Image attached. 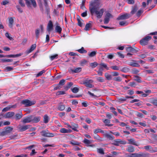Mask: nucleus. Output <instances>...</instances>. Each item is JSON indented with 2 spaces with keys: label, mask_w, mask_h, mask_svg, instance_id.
Instances as JSON below:
<instances>
[{
  "label": "nucleus",
  "mask_w": 157,
  "mask_h": 157,
  "mask_svg": "<svg viewBox=\"0 0 157 157\" xmlns=\"http://www.w3.org/2000/svg\"><path fill=\"white\" fill-rule=\"evenodd\" d=\"M94 2H92L90 4V9L91 13L92 14L94 13L97 18H101L105 10L103 8H100L98 5H96Z\"/></svg>",
  "instance_id": "nucleus-1"
},
{
  "label": "nucleus",
  "mask_w": 157,
  "mask_h": 157,
  "mask_svg": "<svg viewBox=\"0 0 157 157\" xmlns=\"http://www.w3.org/2000/svg\"><path fill=\"white\" fill-rule=\"evenodd\" d=\"M126 157H149V154L148 153L141 152L140 154L132 153L129 154L128 153L125 154Z\"/></svg>",
  "instance_id": "nucleus-2"
},
{
  "label": "nucleus",
  "mask_w": 157,
  "mask_h": 157,
  "mask_svg": "<svg viewBox=\"0 0 157 157\" xmlns=\"http://www.w3.org/2000/svg\"><path fill=\"white\" fill-rule=\"evenodd\" d=\"M36 101L33 100L31 101L28 99L23 100L21 101V103L25 105V106L28 107L35 104Z\"/></svg>",
  "instance_id": "nucleus-3"
},
{
  "label": "nucleus",
  "mask_w": 157,
  "mask_h": 157,
  "mask_svg": "<svg viewBox=\"0 0 157 157\" xmlns=\"http://www.w3.org/2000/svg\"><path fill=\"white\" fill-rule=\"evenodd\" d=\"M151 38V37L150 36H147L145 37L140 40V44L142 45H147L148 41Z\"/></svg>",
  "instance_id": "nucleus-4"
},
{
  "label": "nucleus",
  "mask_w": 157,
  "mask_h": 157,
  "mask_svg": "<svg viewBox=\"0 0 157 157\" xmlns=\"http://www.w3.org/2000/svg\"><path fill=\"white\" fill-rule=\"evenodd\" d=\"M112 17H113V16L111 13L109 12H106L104 19V24H107L109 22L110 18Z\"/></svg>",
  "instance_id": "nucleus-5"
},
{
  "label": "nucleus",
  "mask_w": 157,
  "mask_h": 157,
  "mask_svg": "<svg viewBox=\"0 0 157 157\" xmlns=\"http://www.w3.org/2000/svg\"><path fill=\"white\" fill-rule=\"evenodd\" d=\"M25 3L28 7H31V5L32 4L34 7L36 6V4L35 0H25Z\"/></svg>",
  "instance_id": "nucleus-6"
},
{
  "label": "nucleus",
  "mask_w": 157,
  "mask_h": 157,
  "mask_svg": "<svg viewBox=\"0 0 157 157\" xmlns=\"http://www.w3.org/2000/svg\"><path fill=\"white\" fill-rule=\"evenodd\" d=\"M126 143V142L125 141L118 139L114 140L113 143L112 144L116 146H119L120 144H125Z\"/></svg>",
  "instance_id": "nucleus-7"
},
{
  "label": "nucleus",
  "mask_w": 157,
  "mask_h": 157,
  "mask_svg": "<svg viewBox=\"0 0 157 157\" xmlns=\"http://www.w3.org/2000/svg\"><path fill=\"white\" fill-rule=\"evenodd\" d=\"M13 130V128L10 127L6 128L5 131L2 132L1 133V135L2 136L6 135L11 132Z\"/></svg>",
  "instance_id": "nucleus-8"
},
{
  "label": "nucleus",
  "mask_w": 157,
  "mask_h": 157,
  "mask_svg": "<svg viewBox=\"0 0 157 157\" xmlns=\"http://www.w3.org/2000/svg\"><path fill=\"white\" fill-rule=\"evenodd\" d=\"M41 134L43 136L46 137H53L54 136L53 133L48 132L45 130L41 131Z\"/></svg>",
  "instance_id": "nucleus-9"
},
{
  "label": "nucleus",
  "mask_w": 157,
  "mask_h": 157,
  "mask_svg": "<svg viewBox=\"0 0 157 157\" xmlns=\"http://www.w3.org/2000/svg\"><path fill=\"white\" fill-rule=\"evenodd\" d=\"M93 82V81L92 80H86L83 81V84H84L86 87L92 88L93 87V86L90 83H92Z\"/></svg>",
  "instance_id": "nucleus-10"
},
{
  "label": "nucleus",
  "mask_w": 157,
  "mask_h": 157,
  "mask_svg": "<svg viewBox=\"0 0 157 157\" xmlns=\"http://www.w3.org/2000/svg\"><path fill=\"white\" fill-rule=\"evenodd\" d=\"M130 17V14L126 13L118 17L117 19L118 20H124Z\"/></svg>",
  "instance_id": "nucleus-11"
},
{
  "label": "nucleus",
  "mask_w": 157,
  "mask_h": 157,
  "mask_svg": "<svg viewBox=\"0 0 157 157\" xmlns=\"http://www.w3.org/2000/svg\"><path fill=\"white\" fill-rule=\"evenodd\" d=\"M32 116L26 117L23 119L22 122L23 123H28L32 122Z\"/></svg>",
  "instance_id": "nucleus-12"
},
{
  "label": "nucleus",
  "mask_w": 157,
  "mask_h": 157,
  "mask_svg": "<svg viewBox=\"0 0 157 157\" xmlns=\"http://www.w3.org/2000/svg\"><path fill=\"white\" fill-rule=\"evenodd\" d=\"M128 64L133 67H138L140 66V65L138 63H136L135 61L132 60H131L128 63Z\"/></svg>",
  "instance_id": "nucleus-13"
},
{
  "label": "nucleus",
  "mask_w": 157,
  "mask_h": 157,
  "mask_svg": "<svg viewBox=\"0 0 157 157\" xmlns=\"http://www.w3.org/2000/svg\"><path fill=\"white\" fill-rule=\"evenodd\" d=\"M40 117H36L32 116V122L34 123H37L39 122L40 120Z\"/></svg>",
  "instance_id": "nucleus-14"
},
{
  "label": "nucleus",
  "mask_w": 157,
  "mask_h": 157,
  "mask_svg": "<svg viewBox=\"0 0 157 157\" xmlns=\"http://www.w3.org/2000/svg\"><path fill=\"white\" fill-rule=\"evenodd\" d=\"M30 126L29 125H26L24 126H20L18 128L20 132H23L29 128Z\"/></svg>",
  "instance_id": "nucleus-15"
},
{
  "label": "nucleus",
  "mask_w": 157,
  "mask_h": 157,
  "mask_svg": "<svg viewBox=\"0 0 157 157\" xmlns=\"http://www.w3.org/2000/svg\"><path fill=\"white\" fill-rule=\"evenodd\" d=\"M53 25L52 21H49L47 26V30L48 32L51 31L53 29Z\"/></svg>",
  "instance_id": "nucleus-16"
},
{
  "label": "nucleus",
  "mask_w": 157,
  "mask_h": 157,
  "mask_svg": "<svg viewBox=\"0 0 157 157\" xmlns=\"http://www.w3.org/2000/svg\"><path fill=\"white\" fill-rule=\"evenodd\" d=\"M103 136L110 140H113L114 139V137L113 136L111 135L108 133H104Z\"/></svg>",
  "instance_id": "nucleus-17"
},
{
  "label": "nucleus",
  "mask_w": 157,
  "mask_h": 157,
  "mask_svg": "<svg viewBox=\"0 0 157 157\" xmlns=\"http://www.w3.org/2000/svg\"><path fill=\"white\" fill-rule=\"evenodd\" d=\"M14 115V113L12 112H10L7 113L5 115L6 118H10Z\"/></svg>",
  "instance_id": "nucleus-18"
},
{
  "label": "nucleus",
  "mask_w": 157,
  "mask_h": 157,
  "mask_svg": "<svg viewBox=\"0 0 157 157\" xmlns=\"http://www.w3.org/2000/svg\"><path fill=\"white\" fill-rule=\"evenodd\" d=\"M78 128V124H76L73 123L72 124H71V128L73 130L76 131V132H78V130L77 129V128Z\"/></svg>",
  "instance_id": "nucleus-19"
},
{
  "label": "nucleus",
  "mask_w": 157,
  "mask_h": 157,
  "mask_svg": "<svg viewBox=\"0 0 157 157\" xmlns=\"http://www.w3.org/2000/svg\"><path fill=\"white\" fill-rule=\"evenodd\" d=\"M60 132L61 133H69L71 132L72 130L71 129L67 130L65 128H62L60 129Z\"/></svg>",
  "instance_id": "nucleus-20"
},
{
  "label": "nucleus",
  "mask_w": 157,
  "mask_h": 157,
  "mask_svg": "<svg viewBox=\"0 0 157 157\" xmlns=\"http://www.w3.org/2000/svg\"><path fill=\"white\" fill-rule=\"evenodd\" d=\"M16 106L15 105H9L7 107L4 108L2 110V112H6L10 109L11 108H15Z\"/></svg>",
  "instance_id": "nucleus-21"
},
{
  "label": "nucleus",
  "mask_w": 157,
  "mask_h": 157,
  "mask_svg": "<svg viewBox=\"0 0 157 157\" xmlns=\"http://www.w3.org/2000/svg\"><path fill=\"white\" fill-rule=\"evenodd\" d=\"M36 45L35 44H32L30 48L26 51V53L28 54L33 51L36 48Z\"/></svg>",
  "instance_id": "nucleus-22"
},
{
  "label": "nucleus",
  "mask_w": 157,
  "mask_h": 157,
  "mask_svg": "<svg viewBox=\"0 0 157 157\" xmlns=\"http://www.w3.org/2000/svg\"><path fill=\"white\" fill-rule=\"evenodd\" d=\"M126 51L128 52H136L138 51H136L135 49L131 47H128L126 48Z\"/></svg>",
  "instance_id": "nucleus-23"
},
{
  "label": "nucleus",
  "mask_w": 157,
  "mask_h": 157,
  "mask_svg": "<svg viewBox=\"0 0 157 157\" xmlns=\"http://www.w3.org/2000/svg\"><path fill=\"white\" fill-rule=\"evenodd\" d=\"M22 55V53H19L16 55H6V57L10 58V57H17L21 56Z\"/></svg>",
  "instance_id": "nucleus-24"
},
{
  "label": "nucleus",
  "mask_w": 157,
  "mask_h": 157,
  "mask_svg": "<svg viewBox=\"0 0 157 157\" xmlns=\"http://www.w3.org/2000/svg\"><path fill=\"white\" fill-rule=\"evenodd\" d=\"M9 26L12 28L13 27V25L14 22L13 19V17H10L9 18Z\"/></svg>",
  "instance_id": "nucleus-25"
},
{
  "label": "nucleus",
  "mask_w": 157,
  "mask_h": 157,
  "mask_svg": "<svg viewBox=\"0 0 157 157\" xmlns=\"http://www.w3.org/2000/svg\"><path fill=\"white\" fill-rule=\"evenodd\" d=\"M128 141H129L128 144H132L137 146H138V144L136 143V142L133 139H128Z\"/></svg>",
  "instance_id": "nucleus-26"
},
{
  "label": "nucleus",
  "mask_w": 157,
  "mask_h": 157,
  "mask_svg": "<svg viewBox=\"0 0 157 157\" xmlns=\"http://www.w3.org/2000/svg\"><path fill=\"white\" fill-rule=\"evenodd\" d=\"M126 151L129 152H133L134 151V148L133 146H129L126 149Z\"/></svg>",
  "instance_id": "nucleus-27"
},
{
  "label": "nucleus",
  "mask_w": 157,
  "mask_h": 157,
  "mask_svg": "<svg viewBox=\"0 0 157 157\" xmlns=\"http://www.w3.org/2000/svg\"><path fill=\"white\" fill-rule=\"evenodd\" d=\"M43 121L44 123L47 124L48 123L49 118L48 116L47 115H45L43 117Z\"/></svg>",
  "instance_id": "nucleus-28"
},
{
  "label": "nucleus",
  "mask_w": 157,
  "mask_h": 157,
  "mask_svg": "<svg viewBox=\"0 0 157 157\" xmlns=\"http://www.w3.org/2000/svg\"><path fill=\"white\" fill-rule=\"evenodd\" d=\"M22 116L21 113H17L15 115V119L16 120H19L22 117Z\"/></svg>",
  "instance_id": "nucleus-29"
},
{
  "label": "nucleus",
  "mask_w": 157,
  "mask_h": 157,
  "mask_svg": "<svg viewBox=\"0 0 157 157\" xmlns=\"http://www.w3.org/2000/svg\"><path fill=\"white\" fill-rule=\"evenodd\" d=\"M55 31L57 32L59 34H60L62 31V29L61 27L58 25H57L55 27Z\"/></svg>",
  "instance_id": "nucleus-30"
},
{
  "label": "nucleus",
  "mask_w": 157,
  "mask_h": 157,
  "mask_svg": "<svg viewBox=\"0 0 157 157\" xmlns=\"http://www.w3.org/2000/svg\"><path fill=\"white\" fill-rule=\"evenodd\" d=\"M71 71L75 73L80 72L82 70L81 67H77L75 69H73L71 70Z\"/></svg>",
  "instance_id": "nucleus-31"
},
{
  "label": "nucleus",
  "mask_w": 157,
  "mask_h": 157,
  "mask_svg": "<svg viewBox=\"0 0 157 157\" xmlns=\"http://www.w3.org/2000/svg\"><path fill=\"white\" fill-rule=\"evenodd\" d=\"M70 144L73 145H79L80 143L74 140H72L70 142Z\"/></svg>",
  "instance_id": "nucleus-32"
},
{
  "label": "nucleus",
  "mask_w": 157,
  "mask_h": 157,
  "mask_svg": "<svg viewBox=\"0 0 157 157\" xmlns=\"http://www.w3.org/2000/svg\"><path fill=\"white\" fill-rule=\"evenodd\" d=\"M12 59H0V63L9 62H12Z\"/></svg>",
  "instance_id": "nucleus-33"
},
{
  "label": "nucleus",
  "mask_w": 157,
  "mask_h": 157,
  "mask_svg": "<svg viewBox=\"0 0 157 157\" xmlns=\"http://www.w3.org/2000/svg\"><path fill=\"white\" fill-rule=\"evenodd\" d=\"M73 84L72 82H70L68 83L67 86L65 87V89L66 90H67L68 89L70 88L71 86L73 85Z\"/></svg>",
  "instance_id": "nucleus-34"
},
{
  "label": "nucleus",
  "mask_w": 157,
  "mask_h": 157,
  "mask_svg": "<svg viewBox=\"0 0 157 157\" xmlns=\"http://www.w3.org/2000/svg\"><path fill=\"white\" fill-rule=\"evenodd\" d=\"M134 77L135 78L134 79L135 81L139 83H141L142 82L140 77L137 75L134 76Z\"/></svg>",
  "instance_id": "nucleus-35"
},
{
  "label": "nucleus",
  "mask_w": 157,
  "mask_h": 157,
  "mask_svg": "<svg viewBox=\"0 0 157 157\" xmlns=\"http://www.w3.org/2000/svg\"><path fill=\"white\" fill-rule=\"evenodd\" d=\"M103 70L102 67H100L98 70L97 71L98 74L100 76H102V71Z\"/></svg>",
  "instance_id": "nucleus-36"
},
{
  "label": "nucleus",
  "mask_w": 157,
  "mask_h": 157,
  "mask_svg": "<svg viewBox=\"0 0 157 157\" xmlns=\"http://www.w3.org/2000/svg\"><path fill=\"white\" fill-rule=\"evenodd\" d=\"M98 65V63L96 62H94L90 64V66L92 68L96 67Z\"/></svg>",
  "instance_id": "nucleus-37"
},
{
  "label": "nucleus",
  "mask_w": 157,
  "mask_h": 157,
  "mask_svg": "<svg viewBox=\"0 0 157 157\" xmlns=\"http://www.w3.org/2000/svg\"><path fill=\"white\" fill-rule=\"evenodd\" d=\"M71 90L72 92L74 93H77L79 90V88L77 87H74L73 88H71Z\"/></svg>",
  "instance_id": "nucleus-38"
},
{
  "label": "nucleus",
  "mask_w": 157,
  "mask_h": 157,
  "mask_svg": "<svg viewBox=\"0 0 157 157\" xmlns=\"http://www.w3.org/2000/svg\"><path fill=\"white\" fill-rule=\"evenodd\" d=\"M105 76L107 79L108 80H111L112 79V75L107 73L105 74Z\"/></svg>",
  "instance_id": "nucleus-39"
},
{
  "label": "nucleus",
  "mask_w": 157,
  "mask_h": 157,
  "mask_svg": "<svg viewBox=\"0 0 157 157\" xmlns=\"http://www.w3.org/2000/svg\"><path fill=\"white\" fill-rule=\"evenodd\" d=\"M77 51L80 53H86L87 52V51L84 49L83 47H82L81 49L77 50Z\"/></svg>",
  "instance_id": "nucleus-40"
},
{
  "label": "nucleus",
  "mask_w": 157,
  "mask_h": 157,
  "mask_svg": "<svg viewBox=\"0 0 157 157\" xmlns=\"http://www.w3.org/2000/svg\"><path fill=\"white\" fill-rule=\"evenodd\" d=\"M129 71V68H128L127 67H125L121 69V71L124 72L126 73L127 72H128Z\"/></svg>",
  "instance_id": "nucleus-41"
},
{
  "label": "nucleus",
  "mask_w": 157,
  "mask_h": 157,
  "mask_svg": "<svg viewBox=\"0 0 157 157\" xmlns=\"http://www.w3.org/2000/svg\"><path fill=\"white\" fill-rule=\"evenodd\" d=\"M92 25L90 23H89L86 24V25L84 29L86 31L89 30V28L91 27Z\"/></svg>",
  "instance_id": "nucleus-42"
},
{
  "label": "nucleus",
  "mask_w": 157,
  "mask_h": 157,
  "mask_svg": "<svg viewBox=\"0 0 157 157\" xmlns=\"http://www.w3.org/2000/svg\"><path fill=\"white\" fill-rule=\"evenodd\" d=\"M83 142L88 145H89L90 144L91 142V141L86 139V138H85L83 141Z\"/></svg>",
  "instance_id": "nucleus-43"
},
{
  "label": "nucleus",
  "mask_w": 157,
  "mask_h": 157,
  "mask_svg": "<svg viewBox=\"0 0 157 157\" xmlns=\"http://www.w3.org/2000/svg\"><path fill=\"white\" fill-rule=\"evenodd\" d=\"M94 138L99 141H103L102 138L97 135H96L95 136H94Z\"/></svg>",
  "instance_id": "nucleus-44"
},
{
  "label": "nucleus",
  "mask_w": 157,
  "mask_h": 157,
  "mask_svg": "<svg viewBox=\"0 0 157 157\" xmlns=\"http://www.w3.org/2000/svg\"><path fill=\"white\" fill-rule=\"evenodd\" d=\"M40 33V30L39 29H36L35 30V33L36 35V37L37 39L39 37V35Z\"/></svg>",
  "instance_id": "nucleus-45"
},
{
  "label": "nucleus",
  "mask_w": 157,
  "mask_h": 157,
  "mask_svg": "<svg viewBox=\"0 0 157 157\" xmlns=\"http://www.w3.org/2000/svg\"><path fill=\"white\" fill-rule=\"evenodd\" d=\"M97 152L103 155L104 154V151L102 148H97Z\"/></svg>",
  "instance_id": "nucleus-46"
},
{
  "label": "nucleus",
  "mask_w": 157,
  "mask_h": 157,
  "mask_svg": "<svg viewBox=\"0 0 157 157\" xmlns=\"http://www.w3.org/2000/svg\"><path fill=\"white\" fill-rule=\"evenodd\" d=\"M97 53L96 51H93L89 53L88 56L90 57H92L95 56Z\"/></svg>",
  "instance_id": "nucleus-47"
},
{
  "label": "nucleus",
  "mask_w": 157,
  "mask_h": 157,
  "mask_svg": "<svg viewBox=\"0 0 157 157\" xmlns=\"http://www.w3.org/2000/svg\"><path fill=\"white\" fill-rule=\"evenodd\" d=\"M65 109V106L64 105H60L58 106V109L60 111H63Z\"/></svg>",
  "instance_id": "nucleus-48"
},
{
  "label": "nucleus",
  "mask_w": 157,
  "mask_h": 157,
  "mask_svg": "<svg viewBox=\"0 0 157 157\" xmlns=\"http://www.w3.org/2000/svg\"><path fill=\"white\" fill-rule=\"evenodd\" d=\"M99 132L103 133V132H104L101 129H100V128H97V129H95L94 130V133H98Z\"/></svg>",
  "instance_id": "nucleus-49"
},
{
  "label": "nucleus",
  "mask_w": 157,
  "mask_h": 157,
  "mask_svg": "<svg viewBox=\"0 0 157 157\" xmlns=\"http://www.w3.org/2000/svg\"><path fill=\"white\" fill-rule=\"evenodd\" d=\"M5 35L10 40H13V38L10 36V34L8 32L6 33Z\"/></svg>",
  "instance_id": "nucleus-50"
},
{
  "label": "nucleus",
  "mask_w": 157,
  "mask_h": 157,
  "mask_svg": "<svg viewBox=\"0 0 157 157\" xmlns=\"http://www.w3.org/2000/svg\"><path fill=\"white\" fill-rule=\"evenodd\" d=\"M113 80L117 82H121L122 80L121 77L119 76L117 77L114 78H113Z\"/></svg>",
  "instance_id": "nucleus-51"
},
{
  "label": "nucleus",
  "mask_w": 157,
  "mask_h": 157,
  "mask_svg": "<svg viewBox=\"0 0 157 157\" xmlns=\"http://www.w3.org/2000/svg\"><path fill=\"white\" fill-rule=\"evenodd\" d=\"M87 61L83 59L80 62V64L81 66H83L84 65H85L86 64V63H87Z\"/></svg>",
  "instance_id": "nucleus-52"
},
{
  "label": "nucleus",
  "mask_w": 157,
  "mask_h": 157,
  "mask_svg": "<svg viewBox=\"0 0 157 157\" xmlns=\"http://www.w3.org/2000/svg\"><path fill=\"white\" fill-rule=\"evenodd\" d=\"M80 17H79L78 18H77V19L78 22V25L80 27H82L83 25L80 19Z\"/></svg>",
  "instance_id": "nucleus-53"
},
{
  "label": "nucleus",
  "mask_w": 157,
  "mask_h": 157,
  "mask_svg": "<svg viewBox=\"0 0 157 157\" xmlns=\"http://www.w3.org/2000/svg\"><path fill=\"white\" fill-rule=\"evenodd\" d=\"M65 80L62 79L60 80L59 82V84L60 86H63L65 84Z\"/></svg>",
  "instance_id": "nucleus-54"
},
{
  "label": "nucleus",
  "mask_w": 157,
  "mask_h": 157,
  "mask_svg": "<svg viewBox=\"0 0 157 157\" xmlns=\"http://www.w3.org/2000/svg\"><path fill=\"white\" fill-rule=\"evenodd\" d=\"M100 67H103L104 68L106 69L107 70H108L109 68L108 67H107V65L104 63H101L100 64Z\"/></svg>",
  "instance_id": "nucleus-55"
},
{
  "label": "nucleus",
  "mask_w": 157,
  "mask_h": 157,
  "mask_svg": "<svg viewBox=\"0 0 157 157\" xmlns=\"http://www.w3.org/2000/svg\"><path fill=\"white\" fill-rule=\"evenodd\" d=\"M111 68L114 70H118L119 69V67L116 66H112Z\"/></svg>",
  "instance_id": "nucleus-56"
},
{
  "label": "nucleus",
  "mask_w": 157,
  "mask_h": 157,
  "mask_svg": "<svg viewBox=\"0 0 157 157\" xmlns=\"http://www.w3.org/2000/svg\"><path fill=\"white\" fill-rule=\"evenodd\" d=\"M17 134H16L11 136L10 137L11 139H15L17 137Z\"/></svg>",
  "instance_id": "nucleus-57"
},
{
  "label": "nucleus",
  "mask_w": 157,
  "mask_h": 157,
  "mask_svg": "<svg viewBox=\"0 0 157 157\" xmlns=\"http://www.w3.org/2000/svg\"><path fill=\"white\" fill-rule=\"evenodd\" d=\"M119 24L121 26L126 25L127 24V22L125 21H121L120 22Z\"/></svg>",
  "instance_id": "nucleus-58"
},
{
  "label": "nucleus",
  "mask_w": 157,
  "mask_h": 157,
  "mask_svg": "<svg viewBox=\"0 0 157 157\" xmlns=\"http://www.w3.org/2000/svg\"><path fill=\"white\" fill-rule=\"evenodd\" d=\"M139 72V71L136 69H133L132 71V73L135 74H137Z\"/></svg>",
  "instance_id": "nucleus-59"
},
{
  "label": "nucleus",
  "mask_w": 157,
  "mask_h": 157,
  "mask_svg": "<svg viewBox=\"0 0 157 157\" xmlns=\"http://www.w3.org/2000/svg\"><path fill=\"white\" fill-rule=\"evenodd\" d=\"M45 72V71L44 70H43L40 71V72L37 74L36 77H39V76H41L43 74V73H44Z\"/></svg>",
  "instance_id": "nucleus-60"
},
{
  "label": "nucleus",
  "mask_w": 157,
  "mask_h": 157,
  "mask_svg": "<svg viewBox=\"0 0 157 157\" xmlns=\"http://www.w3.org/2000/svg\"><path fill=\"white\" fill-rule=\"evenodd\" d=\"M58 55L57 54H55L54 55L51 56L50 58L51 60H53L55 58H57Z\"/></svg>",
  "instance_id": "nucleus-61"
},
{
  "label": "nucleus",
  "mask_w": 157,
  "mask_h": 157,
  "mask_svg": "<svg viewBox=\"0 0 157 157\" xmlns=\"http://www.w3.org/2000/svg\"><path fill=\"white\" fill-rule=\"evenodd\" d=\"M138 9L137 7H135L132 10L131 13L132 14H133L136 12Z\"/></svg>",
  "instance_id": "nucleus-62"
},
{
  "label": "nucleus",
  "mask_w": 157,
  "mask_h": 157,
  "mask_svg": "<svg viewBox=\"0 0 157 157\" xmlns=\"http://www.w3.org/2000/svg\"><path fill=\"white\" fill-rule=\"evenodd\" d=\"M144 71L147 74H151L154 73L152 70H145Z\"/></svg>",
  "instance_id": "nucleus-63"
},
{
  "label": "nucleus",
  "mask_w": 157,
  "mask_h": 157,
  "mask_svg": "<svg viewBox=\"0 0 157 157\" xmlns=\"http://www.w3.org/2000/svg\"><path fill=\"white\" fill-rule=\"evenodd\" d=\"M19 12L20 13H22L23 12V10L21 8L20 6L19 5H17L16 6Z\"/></svg>",
  "instance_id": "nucleus-64"
}]
</instances>
